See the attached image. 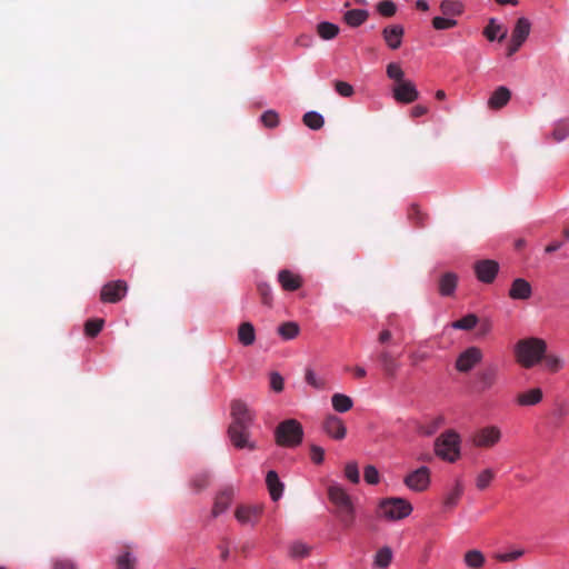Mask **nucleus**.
I'll list each match as a JSON object with an SVG mask.
<instances>
[{
	"mask_svg": "<svg viewBox=\"0 0 569 569\" xmlns=\"http://www.w3.org/2000/svg\"><path fill=\"white\" fill-rule=\"evenodd\" d=\"M289 553L292 558H306L310 553V547L301 541H297L290 546Z\"/></svg>",
	"mask_w": 569,
	"mask_h": 569,
	"instance_id": "43",
	"label": "nucleus"
},
{
	"mask_svg": "<svg viewBox=\"0 0 569 569\" xmlns=\"http://www.w3.org/2000/svg\"><path fill=\"white\" fill-rule=\"evenodd\" d=\"M368 18V12L361 9H352L345 13L343 19L350 27L361 26Z\"/></svg>",
	"mask_w": 569,
	"mask_h": 569,
	"instance_id": "29",
	"label": "nucleus"
},
{
	"mask_svg": "<svg viewBox=\"0 0 569 569\" xmlns=\"http://www.w3.org/2000/svg\"><path fill=\"white\" fill-rule=\"evenodd\" d=\"M260 119L267 128H276L279 124V114L274 110L264 111Z\"/></svg>",
	"mask_w": 569,
	"mask_h": 569,
	"instance_id": "46",
	"label": "nucleus"
},
{
	"mask_svg": "<svg viewBox=\"0 0 569 569\" xmlns=\"http://www.w3.org/2000/svg\"><path fill=\"white\" fill-rule=\"evenodd\" d=\"M128 286L123 280H116L106 283L100 292V299L102 302L117 303L127 293Z\"/></svg>",
	"mask_w": 569,
	"mask_h": 569,
	"instance_id": "9",
	"label": "nucleus"
},
{
	"mask_svg": "<svg viewBox=\"0 0 569 569\" xmlns=\"http://www.w3.org/2000/svg\"><path fill=\"white\" fill-rule=\"evenodd\" d=\"M501 430L497 426L479 429L472 437V443L478 448H491L501 439Z\"/></svg>",
	"mask_w": 569,
	"mask_h": 569,
	"instance_id": "8",
	"label": "nucleus"
},
{
	"mask_svg": "<svg viewBox=\"0 0 569 569\" xmlns=\"http://www.w3.org/2000/svg\"><path fill=\"white\" fill-rule=\"evenodd\" d=\"M392 560V550L389 547L379 549L375 557V565L379 568H387Z\"/></svg>",
	"mask_w": 569,
	"mask_h": 569,
	"instance_id": "39",
	"label": "nucleus"
},
{
	"mask_svg": "<svg viewBox=\"0 0 569 569\" xmlns=\"http://www.w3.org/2000/svg\"><path fill=\"white\" fill-rule=\"evenodd\" d=\"M543 392L540 388H532L517 395L516 401L521 407L536 406L541 402Z\"/></svg>",
	"mask_w": 569,
	"mask_h": 569,
	"instance_id": "21",
	"label": "nucleus"
},
{
	"mask_svg": "<svg viewBox=\"0 0 569 569\" xmlns=\"http://www.w3.org/2000/svg\"><path fill=\"white\" fill-rule=\"evenodd\" d=\"M302 120L303 123L312 130H319L325 124L323 117L316 111H309L305 113Z\"/></svg>",
	"mask_w": 569,
	"mask_h": 569,
	"instance_id": "34",
	"label": "nucleus"
},
{
	"mask_svg": "<svg viewBox=\"0 0 569 569\" xmlns=\"http://www.w3.org/2000/svg\"><path fill=\"white\" fill-rule=\"evenodd\" d=\"M377 11L382 16V17H392L395 16L396 11H397V6L395 2L392 1H389V0H385V1H381L377 4Z\"/></svg>",
	"mask_w": 569,
	"mask_h": 569,
	"instance_id": "48",
	"label": "nucleus"
},
{
	"mask_svg": "<svg viewBox=\"0 0 569 569\" xmlns=\"http://www.w3.org/2000/svg\"><path fill=\"white\" fill-rule=\"evenodd\" d=\"M569 137V120H560L555 124L552 138L557 142L563 141Z\"/></svg>",
	"mask_w": 569,
	"mask_h": 569,
	"instance_id": "38",
	"label": "nucleus"
},
{
	"mask_svg": "<svg viewBox=\"0 0 569 569\" xmlns=\"http://www.w3.org/2000/svg\"><path fill=\"white\" fill-rule=\"evenodd\" d=\"M457 20L442 17H435L432 19V27L437 30H446L457 26Z\"/></svg>",
	"mask_w": 569,
	"mask_h": 569,
	"instance_id": "51",
	"label": "nucleus"
},
{
	"mask_svg": "<svg viewBox=\"0 0 569 569\" xmlns=\"http://www.w3.org/2000/svg\"><path fill=\"white\" fill-rule=\"evenodd\" d=\"M408 219L418 228H423L428 220V214L422 212L420 207L416 203L411 204L408 209Z\"/></svg>",
	"mask_w": 569,
	"mask_h": 569,
	"instance_id": "30",
	"label": "nucleus"
},
{
	"mask_svg": "<svg viewBox=\"0 0 569 569\" xmlns=\"http://www.w3.org/2000/svg\"><path fill=\"white\" fill-rule=\"evenodd\" d=\"M251 426H229L228 436L231 443L237 449H248L250 451L257 448L254 441L251 438Z\"/></svg>",
	"mask_w": 569,
	"mask_h": 569,
	"instance_id": "7",
	"label": "nucleus"
},
{
	"mask_svg": "<svg viewBox=\"0 0 569 569\" xmlns=\"http://www.w3.org/2000/svg\"><path fill=\"white\" fill-rule=\"evenodd\" d=\"M531 30V23L527 18H519L516 21L515 28L511 33V38L523 43Z\"/></svg>",
	"mask_w": 569,
	"mask_h": 569,
	"instance_id": "26",
	"label": "nucleus"
},
{
	"mask_svg": "<svg viewBox=\"0 0 569 569\" xmlns=\"http://www.w3.org/2000/svg\"><path fill=\"white\" fill-rule=\"evenodd\" d=\"M310 457L315 463L320 465L325 459V450L319 446L312 445L310 448Z\"/></svg>",
	"mask_w": 569,
	"mask_h": 569,
	"instance_id": "59",
	"label": "nucleus"
},
{
	"mask_svg": "<svg viewBox=\"0 0 569 569\" xmlns=\"http://www.w3.org/2000/svg\"><path fill=\"white\" fill-rule=\"evenodd\" d=\"M463 492V486L460 481H457L455 487L450 492H448L443 498L445 508L452 509L457 506L461 495Z\"/></svg>",
	"mask_w": 569,
	"mask_h": 569,
	"instance_id": "32",
	"label": "nucleus"
},
{
	"mask_svg": "<svg viewBox=\"0 0 569 569\" xmlns=\"http://www.w3.org/2000/svg\"><path fill=\"white\" fill-rule=\"evenodd\" d=\"M387 76L390 78V79H393L397 83H400V81H405L403 80V71L401 69V67L396 63V62H391L387 66Z\"/></svg>",
	"mask_w": 569,
	"mask_h": 569,
	"instance_id": "49",
	"label": "nucleus"
},
{
	"mask_svg": "<svg viewBox=\"0 0 569 569\" xmlns=\"http://www.w3.org/2000/svg\"><path fill=\"white\" fill-rule=\"evenodd\" d=\"M209 485V475L201 472L196 475L191 480V487L196 492L201 491Z\"/></svg>",
	"mask_w": 569,
	"mask_h": 569,
	"instance_id": "50",
	"label": "nucleus"
},
{
	"mask_svg": "<svg viewBox=\"0 0 569 569\" xmlns=\"http://www.w3.org/2000/svg\"><path fill=\"white\" fill-rule=\"evenodd\" d=\"M257 290L260 296L261 302L266 306H271V302H272L271 287L266 282H259L257 284Z\"/></svg>",
	"mask_w": 569,
	"mask_h": 569,
	"instance_id": "45",
	"label": "nucleus"
},
{
	"mask_svg": "<svg viewBox=\"0 0 569 569\" xmlns=\"http://www.w3.org/2000/svg\"><path fill=\"white\" fill-rule=\"evenodd\" d=\"M345 476L352 483H358L360 480L358 465L355 461L348 462L345 468Z\"/></svg>",
	"mask_w": 569,
	"mask_h": 569,
	"instance_id": "52",
	"label": "nucleus"
},
{
	"mask_svg": "<svg viewBox=\"0 0 569 569\" xmlns=\"http://www.w3.org/2000/svg\"><path fill=\"white\" fill-rule=\"evenodd\" d=\"M262 512L259 506H240L236 510V519L241 523H249L256 520Z\"/></svg>",
	"mask_w": 569,
	"mask_h": 569,
	"instance_id": "23",
	"label": "nucleus"
},
{
	"mask_svg": "<svg viewBox=\"0 0 569 569\" xmlns=\"http://www.w3.org/2000/svg\"><path fill=\"white\" fill-rule=\"evenodd\" d=\"M218 549L220 550V557L223 561L229 558V540L223 538L221 542L218 545Z\"/></svg>",
	"mask_w": 569,
	"mask_h": 569,
	"instance_id": "61",
	"label": "nucleus"
},
{
	"mask_svg": "<svg viewBox=\"0 0 569 569\" xmlns=\"http://www.w3.org/2000/svg\"><path fill=\"white\" fill-rule=\"evenodd\" d=\"M323 429L328 436L337 440L343 439L347 433L343 421L337 416H328L323 422Z\"/></svg>",
	"mask_w": 569,
	"mask_h": 569,
	"instance_id": "15",
	"label": "nucleus"
},
{
	"mask_svg": "<svg viewBox=\"0 0 569 569\" xmlns=\"http://www.w3.org/2000/svg\"><path fill=\"white\" fill-rule=\"evenodd\" d=\"M501 31V26L497 24L493 19H491L488 26L485 28L483 34L489 41H493L497 39L498 32Z\"/></svg>",
	"mask_w": 569,
	"mask_h": 569,
	"instance_id": "55",
	"label": "nucleus"
},
{
	"mask_svg": "<svg viewBox=\"0 0 569 569\" xmlns=\"http://www.w3.org/2000/svg\"><path fill=\"white\" fill-rule=\"evenodd\" d=\"M116 563L118 569H136L137 559L126 547V550L117 557Z\"/></svg>",
	"mask_w": 569,
	"mask_h": 569,
	"instance_id": "35",
	"label": "nucleus"
},
{
	"mask_svg": "<svg viewBox=\"0 0 569 569\" xmlns=\"http://www.w3.org/2000/svg\"><path fill=\"white\" fill-rule=\"evenodd\" d=\"M409 359H410L411 366L416 367L419 363L428 360L429 353L426 351L415 350V351L410 352Z\"/></svg>",
	"mask_w": 569,
	"mask_h": 569,
	"instance_id": "57",
	"label": "nucleus"
},
{
	"mask_svg": "<svg viewBox=\"0 0 569 569\" xmlns=\"http://www.w3.org/2000/svg\"><path fill=\"white\" fill-rule=\"evenodd\" d=\"M238 340L248 347L256 341V331L251 322H242L238 328Z\"/></svg>",
	"mask_w": 569,
	"mask_h": 569,
	"instance_id": "28",
	"label": "nucleus"
},
{
	"mask_svg": "<svg viewBox=\"0 0 569 569\" xmlns=\"http://www.w3.org/2000/svg\"><path fill=\"white\" fill-rule=\"evenodd\" d=\"M427 112H428V108L426 106L418 104L411 109V117L419 118V117L425 116Z\"/></svg>",
	"mask_w": 569,
	"mask_h": 569,
	"instance_id": "63",
	"label": "nucleus"
},
{
	"mask_svg": "<svg viewBox=\"0 0 569 569\" xmlns=\"http://www.w3.org/2000/svg\"><path fill=\"white\" fill-rule=\"evenodd\" d=\"M403 34L405 29L400 24L389 26L382 30L383 40L386 41L387 46L392 50H397L398 48H400Z\"/></svg>",
	"mask_w": 569,
	"mask_h": 569,
	"instance_id": "16",
	"label": "nucleus"
},
{
	"mask_svg": "<svg viewBox=\"0 0 569 569\" xmlns=\"http://www.w3.org/2000/svg\"><path fill=\"white\" fill-rule=\"evenodd\" d=\"M477 279L483 283H492L499 271V263L491 259L478 260L473 264Z\"/></svg>",
	"mask_w": 569,
	"mask_h": 569,
	"instance_id": "10",
	"label": "nucleus"
},
{
	"mask_svg": "<svg viewBox=\"0 0 569 569\" xmlns=\"http://www.w3.org/2000/svg\"><path fill=\"white\" fill-rule=\"evenodd\" d=\"M313 42V39L311 36L309 34H300L297 39H296V44L300 46V47H305V48H309L311 47Z\"/></svg>",
	"mask_w": 569,
	"mask_h": 569,
	"instance_id": "62",
	"label": "nucleus"
},
{
	"mask_svg": "<svg viewBox=\"0 0 569 569\" xmlns=\"http://www.w3.org/2000/svg\"><path fill=\"white\" fill-rule=\"evenodd\" d=\"M379 509L385 518L389 520H399L411 513L412 506L409 501L402 498H387L380 502Z\"/></svg>",
	"mask_w": 569,
	"mask_h": 569,
	"instance_id": "5",
	"label": "nucleus"
},
{
	"mask_svg": "<svg viewBox=\"0 0 569 569\" xmlns=\"http://www.w3.org/2000/svg\"><path fill=\"white\" fill-rule=\"evenodd\" d=\"M299 326L297 322L288 321L283 322L278 328V333L286 340L296 338L299 333Z\"/></svg>",
	"mask_w": 569,
	"mask_h": 569,
	"instance_id": "36",
	"label": "nucleus"
},
{
	"mask_svg": "<svg viewBox=\"0 0 569 569\" xmlns=\"http://www.w3.org/2000/svg\"><path fill=\"white\" fill-rule=\"evenodd\" d=\"M436 455L449 462H455L460 456V437L455 430H447L435 441Z\"/></svg>",
	"mask_w": 569,
	"mask_h": 569,
	"instance_id": "4",
	"label": "nucleus"
},
{
	"mask_svg": "<svg viewBox=\"0 0 569 569\" xmlns=\"http://www.w3.org/2000/svg\"><path fill=\"white\" fill-rule=\"evenodd\" d=\"M305 380L309 386L316 389H323L326 386V381L322 378H319L311 368L306 369Z\"/></svg>",
	"mask_w": 569,
	"mask_h": 569,
	"instance_id": "44",
	"label": "nucleus"
},
{
	"mask_svg": "<svg viewBox=\"0 0 569 569\" xmlns=\"http://www.w3.org/2000/svg\"><path fill=\"white\" fill-rule=\"evenodd\" d=\"M317 32L323 40H331L339 33V27L331 22H320L317 26Z\"/></svg>",
	"mask_w": 569,
	"mask_h": 569,
	"instance_id": "33",
	"label": "nucleus"
},
{
	"mask_svg": "<svg viewBox=\"0 0 569 569\" xmlns=\"http://www.w3.org/2000/svg\"><path fill=\"white\" fill-rule=\"evenodd\" d=\"M458 276L453 272H446L439 280V293L445 297L452 296L457 288Z\"/></svg>",
	"mask_w": 569,
	"mask_h": 569,
	"instance_id": "25",
	"label": "nucleus"
},
{
	"mask_svg": "<svg viewBox=\"0 0 569 569\" xmlns=\"http://www.w3.org/2000/svg\"><path fill=\"white\" fill-rule=\"evenodd\" d=\"M278 282L286 291H296L302 286V278L288 269L280 270Z\"/></svg>",
	"mask_w": 569,
	"mask_h": 569,
	"instance_id": "17",
	"label": "nucleus"
},
{
	"mask_svg": "<svg viewBox=\"0 0 569 569\" xmlns=\"http://www.w3.org/2000/svg\"><path fill=\"white\" fill-rule=\"evenodd\" d=\"M54 569H76V565L70 559H59L54 561Z\"/></svg>",
	"mask_w": 569,
	"mask_h": 569,
	"instance_id": "60",
	"label": "nucleus"
},
{
	"mask_svg": "<svg viewBox=\"0 0 569 569\" xmlns=\"http://www.w3.org/2000/svg\"><path fill=\"white\" fill-rule=\"evenodd\" d=\"M303 439L302 425L296 419H287L280 422L274 430L276 443L280 447L293 448Z\"/></svg>",
	"mask_w": 569,
	"mask_h": 569,
	"instance_id": "3",
	"label": "nucleus"
},
{
	"mask_svg": "<svg viewBox=\"0 0 569 569\" xmlns=\"http://www.w3.org/2000/svg\"><path fill=\"white\" fill-rule=\"evenodd\" d=\"M495 478V472L491 469L482 470L476 478V487L479 490L487 489Z\"/></svg>",
	"mask_w": 569,
	"mask_h": 569,
	"instance_id": "42",
	"label": "nucleus"
},
{
	"mask_svg": "<svg viewBox=\"0 0 569 569\" xmlns=\"http://www.w3.org/2000/svg\"><path fill=\"white\" fill-rule=\"evenodd\" d=\"M482 360V351L478 347H469L462 351L456 360V369L459 372H469Z\"/></svg>",
	"mask_w": 569,
	"mask_h": 569,
	"instance_id": "11",
	"label": "nucleus"
},
{
	"mask_svg": "<svg viewBox=\"0 0 569 569\" xmlns=\"http://www.w3.org/2000/svg\"><path fill=\"white\" fill-rule=\"evenodd\" d=\"M546 352V341L536 337L520 339L513 347L516 361L525 369H530L541 362Z\"/></svg>",
	"mask_w": 569,
	"mask_h": 569,
	"instance_id": "1",
	"label": "nucleus"
},
{
	"mask_svg": "<svg viewBox=\"0 0 569 569\" xmlns=\"http://www.w3.org/2000/svg\"><path fill=\"white\" fill-rule=\"evenodd\" d=\"M331 402L333 409L338 412H347L353 406L352 399L343 393H335L331 398Z\"/></svg>",
	"mask_w": 569,
	"mask_h": 569,
	"instance_id": "31",
	"label": "nucleus"
},
{
	"mask_svg": "<svg viewBox=\"0 0 569 569\" xmlns=\"http://www.w3.org/2000/svg\"><path fill=\"white\" fill-rule=\"evenodd\" d=\"M440 10L445 16H458L461 13V4L455 1H442Z\"/></svg>",
	"mask_w": 569,
	"mask_h": 569,
	"instance_id": "47",
	"label": "nucleus"
},
{
	"mask_svg": "<svg viewBox=\"0 0 569 569\" xmlns=\"http://www.w3.org/2000/svg\"><path fill=\"white\" fill-rule=\"evenodd\" d=\"M523 43L515 40L513 38H511V41H510V44L508 46V52H507V56L508 57H511L512 54H515L519 49L520 47L522 46Z\"/></svg>",
	"mask_w": 569,
	"mask_h": 569,
	"instance_id": "64",
	"label": "nucleus"
},
{
	"mask_svg": "<svg viewBox=\"0 0 569 569\" xmlns=\"http://www.w3.org/2000/svg\"><path fill=\"white\" fill-rule=\"evenodd\" d=\"M508 295L513 300H528L532 296V287L526 279L517 278L512 281Z\"/></svg>",
	"mask_w": 569,
	"mask_h": 569,
	"instance_id": "14",
	"label": "nucleus"
},
{
	"mask_svg": "<svg viewBox=\"0 0 569 569\" xmlns=\"http://www.w3.org/2000/svg\"><path fill=\"white\" fill-rule=\"evenodd\" d=\"M511 98V91L505 87H498L488 100V107L492 110H499L503 108Z\"/></svg>",
	"mask_w": 569,
	"mask_h": 569,
	"instance_id": "19",
	"label": "nucleus"
},
{
	"mask_svg": "<svg viewBox=\"0 0 569 569\" xmlns=\"http://www.w3.org/2000/svg\"><path fill=\"white\" fill-rule=\"evenodd\" d=\"M478 323V317L473 313H469L459 320L452 322V328L459 330H471Z\"/></svg>",
	"mask_w": 569,
	"mask_h": 569,
	"instance_id": "37",
	"label": "nucleus"
},
{
	"mask_svg": "<svg viewBox=\"0 0 569 569\" xmlns=\"http://www.w3.org/2000/svg\"><path fill=\"white\" fill-rule=\"evenodd\" d=\"M542 360L545 361L547 369L552 373H556L563 368V360L557 355L545 353Z\"/></svg>",
	"mask_w": 569,
	"mask_h": 569,
	"instance_id": "41",
	"label": "nucleus"
},
{
	"mask_svg": "<svg viewBox=\"0 0 569 569\" xmlns=\"http://www.w3.org/2000/svg\"><path fill=\"white\" fill-rule=\"evenodd\" d=\"M231 422L229 426H252L254 421V413L248 405L240 400L234 399L230 405Z\"/></svg>",
	"mask_w": 569,
	"mask_h": 569,
	"instance_id": "6",
	"label": "nucleus"
},
{
	"mask_svg": "<svg viewBox=\"0 0 569 569\" xmlns=\"http://www.w3.org/2000/svg\"><path fill=\"white\" fill-rule=\"evenodd\" d=\"M266 483L271 499L273 501L279 500L283 492V483L279 480L278 473L273 470L268 471Z\"/></svg>",
	"mask_w": 569,
	"mask_h": 569,
	"instance_id": "24",
	"label": "nucleus"
},
{
	"mask_svg": "<svg viewBox=\"0 0 569 569\" xmlns=\"http://www.w3.org/2000/svg\"><path fill=\"white\" fill-rule=\"evenodd\" d=\"M379 360L382 366V370L389 378H395L400 368L398 360L391 355V352L383 350L379 355Z\"/></svg>",
	"mask_w": 569,
	"mask_h": 569,
	"instance_id": "22",
	"label": "nucleus"
},
{
	"mask_svg": "<svg viewBox=\"0 0 569 569\" xmlns=\"http://www.w3.org/2000/svg\"><path fill=\"white\" fill-rule=\"evenodd\" d=\"M463 562L470 569H481L486 563V557L480 550L471 549L465 553Z\"/></svg>",
	"mask_w": 569,
	"mask_h": 569,
	"instance_id": "27",
	"label": "nucleus"
},
{
	"mask_svg": "<svg viewBox=\"0 0 569 569\" xmlns=\"http://www.w3.org/2000/svg\"><path fill=\"white\" fill-rule=\"evenodd\" d=\"M335 89L338 94L345 98H349L355 93L353 87L350 83L341 80L335 81Z\"/></svg>",
	"mask_w": 569,
	"mask_h": 569,
	"instance_id": "53",
	"label": "nucleus"
},
{
	"mask_svg": "<svg viewBox=\"0 0 569 569\" xmlns=\"http://www.w3.org/2000/svg\"><path fill=\"white\" fill-rule=\"evenodd\" d=\"M104 320L101 318L89 319L84 323V332L88 337L94 338L102 330Z\"/></svg>",
	"mask_w": 569,
	"mask_h": 569,
	"instance_id": "40",
	"label": "nucleus"
},
{
	"mask_svg": "<svg viewBox=\"0 0 569 569\" xmlns=\"http://www.w3.org/2000/svg\"><path fill=\"white\" fill-rule=\"evenodd\" d=\"M523 553L525 551L522 549H519L511 552L498 555L497 559L501 562H510L519 559L520 557L523 556Z\"/></svg>",
	"mask_w": 569,
	"mask_h": 569,
	"instance_id": "58",
	"label": "nucleus"
},
{
	"mask_svg": "<svg viewBox=\"0 0 569 569\" xmlns=\"http://www.w3.org/2000/svg\"><path fill=\"white\" fill-rule=\"evenodd\" d=\"M430 483V471L427 467H420L405 478V485L413 491H425Z\"/></svg>",
	"mask_w": 569,
	"mask_h": 569,
	"instance_id": "12",
	"label": "nucleus"
},
{
	"mask_svg": "<svg viewBox=\"0 0 569 569\" xmlns=\"http://www.w3.org/2000/svg\"><path fill=\"white\" fill-rule=\"evenodd\" d=\"M328 498L335 506L333 513L345 529H350L356 521V509L351 497L340 485H331L328 488Z\"/></svg>",
	"mask_w": 569,
	"mask_h": 569,
	"instance_id": "2",
	"label": "nucleus"
},
{
	"mask_svg": "<svg viewBox=\"0 0 569 569\" xmlns=\"http://www.w3.org/2000/svg\"><path fill=\"white\" fill-rule=\"evenodd\" d=\"M393 98L401 103H411L419 98V92L411 81L405 80L395 86Z\"/></svg>",
	"mask_w": 569,
	"mask_h": 569,
	"instance_id": "13",
	"label": "nucleus"
},
{
	"mask_svg": "<svg viewBox=\"0 0 569 569\" xmlns=\"http://www.w3.org/2000/svg\"><path fill=\"white\" fill-rule=\"evenodd\" d=\"M283 387H284V381H283V378L281 377V375L278 373V372H271V375H270V388L274 392H281L283 390Z\"/></svg>",
	"mask_w": 569,
	"mask_h": 569,
	"instance_id": "56",
	"label": "nucleus"
},
{
	"mask_svg": "<svg viewBox=\"0 0 569 569\" xmlns=\"http://www.w3.org/2000/svg\"><path fill=\"white\" fill-rule=\"evenodd\" d=\"M477 378L480 391H487L497 383L498 368L496 366H489L480 370Z\"/></svg>",
	"mask_w": 569,
	"mask_h": 569,
	"instance_id": "18",
	"label": "nucleus"
},
{
	"mask_svg": "<svg viewBox=\"0 0 569 569\" xmlns=\"http://www.w3.org/2000/svg\"><path fill=\"white\" fill-rule=\"evenodd\" d=\"M233 498V489L232 488H224L221 490L214 500L213 508H212V515L213 517H218L222 512H224L229 505L231 503Z\"/></svg>",
	"mask_w": 569,
	"mask_h": 569,
	"instance_id": "20",
	"label": "nucleus"
},
{
	"mask_svg": "<svg viewBox=\"0 0 569 569\" xmlns=\"http://www.w3.org/2000/svg\"><path fill=\"white\" fill-rule=\"evenodd\" d=\"M363 477L369 485H377L379 482V472L375 466H367L363 471Z\"/></svg>",
	"mask_w": 569,
	"mask_h": 569,
	"instance_id": "54",
	"label": "nucleus"
}]
</instances>
